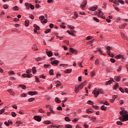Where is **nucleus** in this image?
I'll return each instance as SVG.
<instances>
[{"mask_svg": "<svg viewBox=\"0 0 128 128\" xmlns=\"http://www.w3.org/2000/svg\"><path fill=\"white\" fill-rule=\"evenodd\" d=\"M25 6H26V10H29L30 6V3L28 2H26L25 3Z\"/></svg>", "mask_w": 128, "mask_h": 128, "instance_id": "13", "label": "nucleus"}, {"mask_svg": "<svg viewBox=\"0 0 128 128\" xmlns=\"http://www.w3.org/2000/svg\"><path fill=\"white\" fill-rule=\"evenodd\" d=\"M112 98L115 100L116 98H118V95H113Z\"/></svg>", "mask_w": 128, "mask_h": 128, "instance_id": "60", "label": "nucleus"}, {"mask_svg": "<svg viewBox=\"0 0 128 128\" xmlns=\"http://www.w3.org/2000/svg\"><path fill=\"white\" fill-rule=\"evenodd\" d=\"M28 100L29 102H34V98H30Z\"/></svg>", "mask_w": 128, "mask_h": 128, "instance_id": "43", "label": "nucleus"}, {"mask_svg": "<svg viewBox=\"0 0 128 128\" xmlns=\"http://www.w3.org/2000/svg\"><path fill=\"white\" fill-rule=\"evenodd\" d=\"M75 128H82V126L80 124H76L75 126Z\"/></svg>", "mask_w": 128, "mask_h": 128, "instance_id": "58", "label": "nucleus"}, {"mask_svg": "<svg viewBox=\"0 0 128 128\" xmlns=\"http://www.w3.org/2000/svg\"><path fill=\"white\" fill-rule=\"evenodd\" d=\"M87 104H90L91 106H92V104H94V102H92V100H88L87 102Z\"/></svg>", "mask_w": 128, "mask_h": 128, "instance_id": "42", "label": "nucleus"}, {"mask_svg": "<svg viewBox=\"0 0 128 128\" xmlns=\"http://www.w3.org/2000/svg\"><path fill=\"white\" fill-rule=\"evenodd\" d=\"M121 36L124 39L126 40H128V38L126 36V34H124V33H121Z\"/></svg>", "mask_w": 128, "mask_h": 128, "instance_id": "16", "label": "nucleus"}, {"mask_svg": "<svg viewBox=\"0 0 128 128\" xmlns=\"http://www.w3.org/2000/svg\"><path fill=\"white\" fill-rule=\"evenodd\" d=\"M66 128H72V126L70 124H65Z\"/></svg>", "mask_w": 128, "mask_h": 128, "instance_id": "28", "label": "nucleus"}, {"mask_svg": "<svg viewBox=\"0 0 128 128\" xmlns=\"http://www.w3.org/2000/svg\"><path fill=\"white\" fill-rule=\"evenodd\" d=\"M116 58H124V56L120 54H118L117 56H116Z\"/></svg>", "mask_w": 128, "mask_h": 128, "instance_id": "23", "label": "nucleus"}, {"mask_svg": "<svg viewBox=\"0 0 128 128\" xmlns=\"http://www.w3.org/2000/svg\"><path fill=\"white\" fill-rule=\"evenodd\" d=\"M39 20H40L42 24H46L48 22V20L44 18V16H41L39 17Z\"/></svg>", "mask_w": 128, "mask_h": 128, "instance_id": "3", "label": "nucleus"}, {"mask_svg": "<svg viewBox=\"0 0 128 128\" xmlns=\"http://www.w3.org/2000/svg\"><path fill=\"white\" fill-rule=\"evenodd\" d=\"M117 124H118L119 126H122V122L120 121H118L116 122Z\"/></svg>", "mask_w": 128, "mask_h": 128, "instance_id": "48", "label": "nucleus"}, {"mask_svg": "<svg viewBox=\"0 0 128 128\" xmlns=\"http://www.w3.org/2000/svg\"><path fill=\"white\" fill-rule=\"evenodd\" d=\"M30 8H31V10H34V6L32 4H30Z\"/></svg>", "mask_w": 128, "mask_h": 128, "instance_id": "56", "label": "nucleus"}, {"mask_svg": "<svg viewBox=\"0 0 128 128\" xmlns=\"http://www.w3.org/2000/svg\"><path fill=\"white\" fill-rule=\"evenodd\" d=\"M104 104H106V106H110V104L108 102V101H105L103 102Z\"/></svg>", "mask_w": 128, "mask_h": 128, "instance_id": "55", "label": "nucleus"}, {"mask_svg": "<svg viewBox=\"0 0 128 128\" xmlns=\"http://www.w3.org/2000/svg\"><path fill=\"white\" fill-rule=\"evenodd\" d=\"M86 80H85L84 81V82H82L81 84L78 86L79 87V88L80 90H82V88H84V86H86Z\"/></svg>", "mask_w": 128, "mask_h": 128, "instance_id": "5", "label": "nucleus"}, {"mask_svg": "<svg viewBox=\"0 0 128 128\" xmlns=\"http://www.w3.org/2000/svg\"><path fill=\"white\" fill-rule=\"evenodd\" d=\"M93 94H94V96L95 98H98L100 94H104V91L102 89H96L95 88L92 92Z\"/></svg>", "mask_w": 128, "mask_h": 128, "instance_id": "2", "label": "nucleus"}, {"mask_svg": "<svg viewBox=\"0 0 128 128\" xmlns=\"http://www.w3.org/2000/svg\"><path fill=\"white\" fill-rule=\"evenodd\" d=\"M35 78H36V82H40V80L38 79V76H35Z\"/></svg>", "mask_w": 128, "mask_h": 128, "instance_id": "54", "label": "nucleus"}, {"mask_svg": "<svg viewBox=\"0 0 128 128\" xmlns=\"http://www.w3.org/2000/svg\"><path fill=\"white\" fill-rule=\"evenodd\" d=\"M32 74H36V68L33 67L32 68Z\"/></svg>", "mask_w": 128, "mask_h": 128, "instance_id": "27", "label": "nucleus"}, {"mask_svg": "<svg viewBox=\"0 0 128 128\" xmlns=\"http://www.w3.org/2000/svg\"><path fill=\"white\" fill-rule=\"evenodd\" d=\"M93 108H94L95 110H98V108H100V106H93Z\"/></svg>", "mask_w": 128, "mask_h": 128, "instance_id": "53", "label": "nucleus"}, {"mask_svg": "<svg viewBox=\"0 0 128 128\" xmlns=\"http://www.w3.org/2000/svg\"><path fill=\"white\" fill-rule=\"evenodd\" d=\"M32 74H27V78H32Z\"/></svg>", "mask_w": 128, "mask_h": 128, "instance_id": "62", "label": "nucleus"}, {"mask_svg": "<svg viewBox=\"0 0 128 128\" xmlns=\"http://www.w3.org/2000/svg\"><path fill=\"white\" fill-rule=\"evenodd\" d=\"M112 82H114V78H111L108 81H107L106 82L105 84H106V86H108V84H112Z\"/></svg>", "mask_w": 128, "mask_h": 128, "instance_id": "9", "label": "nucleus"}, {"mask_svg": "<svg viewBox=\"0 0 128 128\" xmlns=\"http://www.w3.org/2000/svg\"><path fill=\"white\" fill-rule=\"evenodd\" d=\"M86 112L87 114H92V111L90 110H86Z\"/></svg>", "mask_w": 128, "mask_h": 128, "instance_id": "63", "label": "nucleus"}, {"mask_svg": "<svg viewBox=\"0 0 128 128\" xmlns=\"http://www.w3.org/2000/svg\"><path fill=\"white\" fill-rule=\"evenodd\" d=\"M60 84H62V82H60V81H57L56 82V88H58L60 86Z\"/></svg>", "mask_w": 128, "mask_h": 128, "instance_id": "26", "label": "nucleus"}, {"mask_svg": "<svg viewBox=\"0 0 128 128\" xmlns=\"http://www.w3.org/2000/svg\"><path fill=\"white\" fill-rule=\"evenodd\" d=\"M12 116H13L14 118H16V112H12Z\"/></svg>", "mask_w": 128, "mask_h": 128, "instance_id": "44", "label": "nucleus"}, {"mask_svg": "<svg viewBox=\"0 0 128 128\" xmlns=\"http://www.w3.org/2000/svg\"><path fill=\"white\" fill-rule=\"evenodd\" d=\"M50 76H54V70L51 69L49 72Z\"/></svg>", "mask_w": 128, "mask_h": 128, "instance_id": "39", "label": "nucleus"}, {"mask_svg": "<svg viewBox=\"0 0 128 128\" xmlns=\"http://www.w3.org/2000/svg\"><path fill=\"white\" fill-rule=\"evenodd\" d=\"M8 74H10V76H12V74H16V73L14 72V70H10L8 72Z\"/></svg>", "mask_w": 128, "mask_h": 128, "instance_id": "30", "label": "nucleus"}, {"mask_svg": "<svg viewBox=\"0 0 128 128\" xmlns=\"http://www.w3.org/2000/svg\"><path fill=\"white\" fill-rule=\"evenodd\" d=\"M108 108L106 106H105L104 105H102L101 106V110H107Z\"/></svg>", "mask_w": 128, "mask_h": 128, "instance_id": "25", "label": "nucleus"}, {"mask_svg": "<svg viewBox=\"0 0 128 128\" xmlns=\"http://www.w3.org/2000/svg\"><path fill=\"white\" fill-rule=\"evenodd\" d=\"M40 114H44L46 112H44V110H42V108H40L38 110Z\"/></svg>", "mask_w": 128, "mask_h": 128, "instance_id": "29", "label": "nucleus"}, {"mask_svg": "<svg viewBox=\"0 0 128 128\" xmlns=\"http://www.w3.org/2000/svg\"><path fill=\"white\" fill-rule=\"evenodd\" d=\"M68 26L70 28V30H74L76 28L72 25H68Z\"/></svg>", "mask_w": 128, "mask_h": 128, "instance_id": "32", "label": "nucleus"}, {"mask_svg": "<svg viewBox=\"0 0 128 128\" xmlns=\"http://www.w3.org/2000/svg\"><path fill=\"white\" fill-rule=\"evenodd\" d=\"M126 24H122L120 26H119L120 28L122 29L124 28H126Z\"/></svg>", "mask_w": 128, "mask_h": 128, "instance_id": "31", "label": "nucleus"}, {"mask_svg": "<svg viewBox=\"0 0 128 128\" xmlns=\"http://www.w3.org/2000/svg\"><path fill=\"white\" fill-rule=\"evenodd\" d=\"M69 52H72V54H78V50L74 49L72 48H70Z\"/></svg>", "mask_w": 128, "mask_h": 128, "instance_id": "6", "label": "nucleus"}, {"mask_svg": "<svg viewBox=\"0 0 128 128\" xmlns=\"http://www.w3.org/2000/svg\"><path fill=\"white\" fill-rule=\"evenodd\" d=\"M58 62H60V61L58 60H54L53 62H51V64H52L54 65H56V66H58Z\"/></svg>", "mask_w": 128, "mask_h": 128, "instance_id": "10", "label": "nucleus"}, {"mask_svg": "<svg viewBox=\"0 0 128 128\" xmlns=\"http://www.w3.org/2000/svg\"><path fill=\"white\" fill-rule=\"evenodd\" d=\"M74 92L76 94H78V92H80V88L78 87V85H76L75 86V90Z\"/></svg>", "mask_w": 128, "mask_h": 128, "instance_id": "11", "label": "nucleus"}, {"mask_svg": "<svg viewBox=\"0 0 128 128\" xmlns=\"http://www.w3.org/2000/svg\"><path fill=\"white\" fill-rule=\"evenodd\" d=\"M20 86L21 88H22V90H26V86L24 84H20Z\"/></svg>", "mask_w": 128, "mask_h": 128, "instance_id": "33", "label": "nucleus"}, {"mask_svg": "<svg viewBox=\"0 0 128 128\" xmlns=\"http://www.w3.org/2000/svg\"><path fill=\"white\" fill-rule=\"evenodd\" d=\"M92 36H88L86 38V40H92Z\"/></svg>", "mask_w": 128, "mask_h": 128, "instance_id": "41", "label": "nucleus"}, {"mask_svg": "<svg viewBox=\"0 0 128 128\" xmlns=\"http://www.w3.org/2000/svg\"><path fill=\"white\" fill-rule=\"evenodd\" d=\"M49 110H50V112H52V114H54V110H52V107H50L49 108Z\"/></svg>", "mask_w": 128, "mask_h": 128, "instance_id": "45", "label": "nucleus"}, {"mask_svg": "<svg viewBox=\"0 0 128 128\" xmlns=\"http://www.w3.org/2000/svg\"><path fill=\"white\" fill-rule=\"evenodd\" d=\"M86 5V1L84 0L81 4V6H82V8H84Z\"/></svg>", "mask_w": 128, "mask_h": 128, "instance_id": "19", "label": "nucleus"}, {"mask_svg": "<svg viewBox=\"0 0 128 128\" xmlns=\"http://www.w3.org/2000/svg\"><path fill=\"white\" fill-rule=\"evenodd\" d=\"M98 64H100V60L98 59H96L95 60V64L96 66H98Z\"/></svg>", "mask_w": 128, "mask_h": 128, "instance_id": "36", "label": "nucleus"}, {"mask_svg": "<svg viewBox=\"0 0 128 128\" xmlns=\"http://www.w3.org/2000/svg\"><path fill=\"white\" fill-rule=\"evenodd\" d=\"M38 30H40V27H37L36 28H34V32H38Z\"/></svg>", "mask_w": 128, "mask_h": 128, "instance_id": "37", "label": "nucleus"}, {"mask_svg": "<svg viewBox=\"0 0 128 128\" xmlns=\"http://www.w3.org/2000/svg\"><path fill=\"white\" fill-rule=\"evenodd\" d=\"M26 74H30V72H32V70H31V69H28V70L26 71Z\"/></svg>", "mask_w": 128, "mask_h": 128, "instance_id": "50", "label": "nucleus"}, {"mask_svg": "<svg viewBox=\"0 0 128 128\" xmlns=\"http://www.w3.org/2000/svg\"><path fill=\"white\" fill-rule=\"evenodd\" d=\"M34 120H36L37 122H40V120H42V116H34Z\"/></svg>", "mask_w": 128, "mask_h": 128, "instance_id": "7", "label": "nucleus"}, {"mask_svg": "<svg viewBox=\"0 0 128 128\" xmlns=\"http://www.w3.org/2000/svg\"><path fill=\"white\" fill-rule=\"evenodd\" d=\"M35 60H36V62H40V60H42V58H40V57H38L37 58H36Z\"/></svg>", "mask_w": 128, "mask_h": 128, "instance_id": "40", "label": "nucleus"}, {"mask_svg": "<svg viewBox=\"0 0 128 128\" xmlns=\"http://www.w3.org/2000/svg\"><path fill=\"white\" fill-rule=\"evenodd\" d=\"M64 120L66 122H70V118L69 117H66Z\"/></svg>", "mask_w": 128, "mask_h": 128, "instance_id": "38", "label": "nucleus"}, {"mask_svg": "<svg viewBox=\"0 0 128 128\" xmlns=\"http://www.w3.org/2000/svg\"><path fill=\"white\" fill-rule=\"evenodd\" d=\"M58 110H62V108L60 106H58L57 108Z\"/></svg>", "mask_w": 128, "mask_h": 128, "instance_id": "59", "label": "nucleus"}, {"mask_svg": "<svg viewBox=\"0 0 128 128\" xmlns=\"http://www.w3.org/2000/svg\"><path fill=\"white\" fill-rule=\"evenodd\" d=\"M52 30L49 29L48 30H46L44 31L45 34H48V32H50V31Z\"/></svg>", "mask_w": 128, "mask_h": 128, "instance_id": "57", "label": "nucleus"}, {"mask_svg": "<svg viewBox=\"0 0 128 128\" xmlns=\"http://www.w3.org/2000/svg\"><path fill=\"white\" fill-rule=\"evenodd\" d=\"M98 16H99V18H103L104 20H106V16H104V13H102V10H98Z\"/></svg>", "mask_w": 128, "mask_h": 128, "instance_id": "4", "label": "nucleus"}, {"mask_svg": "<svg viewBox=\"0 0 128 128\" xmlns=\"http://www.w3.org/2000/svg\"><path fill=\"white\" fill-rule=\"evenodd\" d=\"M107 54H108V56H112V58H114V54H110V50H108Z\"/></svg>", "mask_w": 128, "mask_h": 128, "instance_id": "17", "label": "nucleus"}, {"mask_svg": "<svg viewBox=\"0 0 128 128\" xmlns=\"http://www.w3.org/2000/svg\"><path fill=\"white\" fill-rule=\"evenodd\" d=\"M89 10H92V12H94L95 10H98V6L95 5L94 6L90 7L89 8Z\"/></svg>", "mask_w": 128, "mask_h": 128, "instance_id": "8", "label": "nucleus"}, {"mask_svg": "<svg viewBox=\"0 0 128 128\" xmlns=\"http://www.w3.org/2000/svg\"><path fill=\"white\" fill-rule=\"evenodd\" d=\"M21 96H22V98H26V93L22 94Z\"/></svg>", "mask_w": 128, "mask_h": 128, "instance_id": "52", "label": "nucleus"}, {"mask_svg": "<svg viewBox=\"0 0 128 128\" xmlns=\"http://www.w3.org/2000/svg\"><path fill=\"white\" fill-rule=\"evenodd\" d=\"M78 14L76 12H75L74 14V18L75 20H76V18H78Z\"/></svg>", "mask_w": 128, "mask_h": 128, "instance_id": "51", "label": "nucleus"}, {"mask_svg": "<svg viewBox=\"0 0 128 128\" xmlns=\"http://www.w3.org/2000/svg\"><path fill=\"white\" fill-rule=\"evenodd\" d=\"M29 24H30V20H26L25 21L26 26H28Z\"/></svg>", "mask_w": 128, "mask_h": 128, "instance_id": "24", "label": "nucleus"}, {"mask_svg": "<svg viewBox=\"0 0 128 128\" xmlns=\"http://www.w3.org/2000/svg\"><path fill=\"white\" fill-rule=\"evenodd\" d=\"M4 8L5 10H6V8H8V4H4Z\"/></svg>", "mask_w": 128, "mask_h": 128, "instance_id": "61", "label": "nucleus"}, {"mask_svg": "<svg viewBox=\"0 0 128 128\" xmlns=\"http://www.w3.org/2000/svg\"><path fill=\"white\" fill-rule=\"evenodd\" d=\"M71 32H71V36H74V32H76L75 30H72Z\"/></svg>", "mask_w": 128, "mask_h": 128, "instance_id": "49", "label": "nucleus"}, {"mask_svg": "<svg viewBox=\"0 0 128 128\" xmlns=\"http://www.w3.org/2000/svg\"><path fill=\"white\" fill-rule=\"evenodd\" d=\"M43 122L45 124H50V120H44Z\"/></svg>", "mask_w": 128, "mask_h": 128, "instance_id": "22", "label": "nucleus"}, {"mask_svg": "<svg viewBox=\"0 0 128 128\" xmlns=\"http://www.w3.org/2000/svg\"><path fill=\"white\" fill-rule=\"evenodd\" d=\"M55 100L56 102H58V103H60L61 102L60 100L58 99V98H56L55 99Z\"/></svg>", "mask_w": 128, "mask_h": 128, "instance_id": "47", "label": "nucleus"}, {"mask_svg": "<svg viewBox=\"0 0 128 128\" xmlns=\"http://www.w3.org/2000/svg\"><path fill=\"white\" fill-rule=\"evenodd\" d=\"M8 92L11 96H14V92L12 90H8Z\"/></svg>", "mask_w": 128, "mask_h": 128, "instance_id": "18", "label": "nucleus"}, {"mask_svg": "<svg viewBox=\"0 0 128 128\" xmlns=\"http://www.w3.org/2000/svg\"><path fill=\"white\" fill-rule=\"evenodd\" d=\"M118 83H116L114 86H113V90H118Z\"/></svg>", "mask_w": 128, "mask_h": 128, "instance_id": "15", "label": "nucleus"}, {"mask_svg": "<svg viewBox=\"0 0 128 128\" xmlns=\"http://www.w3.org/2000/svg\"><path fill=\"white\" fill-rule=\"evenodd\" d=\"M19 114H24V110H20L19 112Z\"/></svg>", "mask_w": 128, "mask_h": 128, "instance_id": "64", "label": "nucleus"}, {"mask_svg": "<svg viewBox=\"0 0 128 128\" xmlns=\"http://www.w3.org/2000/svg\"><path fill=\"white\" fill-rule=\"evenodd\" d=\"M28 94L30 96H34V94H38V92H29Z\"/></svg>", "mask_w": 128, "mask_h": 128, "instance_id": "12", "label": "nucleus"}, {"mask_svg": "<svg viewBox=\"0 0 128 128\" xmlns=\"http://www.w3.org/2000/svg\"><path fill=\"white\" fill-rule=\"evenodd\" d=\"M72 68L67 69L66 70L65 72L66 74H70V72H72Z\"/></svg>", "mask_w": 128, "mask_h": 128, "instance_id": "20", "label": "nucleus"}, {"mask_svg": "<svg viewBox=\"0 0 128 128\" xmlns=\"http://www.w3.org/2000/svg\"><path fill=\"white\" fill-rule=\"evenodd\" d=\"M32 48L33 50H38V47L36 45L33 46Z\"/></svg>", "mask_w": 128, "mask_h": 128, "instance_id": "34", "label": "nucleus"}, {"mask_svg": "<svg viewBox=\"0 0 128 128\" xmlns=\"http://www.w3.org/2000/svg\"><path fill=\"white\" fill-rule=\"evenodd\" d=\"M120 114L122 116L119 118V120L122 122H126L128 120V111L123 110L120 112Z\"/></svg>", "mask_w": 128, "mask_h": 128, "instance_id": "1", "label": "nucleus"}, {"mask_svg": "<svg viewBox=\"0 0 128 128\" xmlns=\"http://www.w3.org/2000/svg\"><path fill=\"white\" fill-rule=\"evenodd\" d=\"M114 80L117 82H120V76H115Z\"/></svg>", "mask_w": 128, "mask_h": 128, "instance_id": "21", "label": "nucleus"}, {"mask_svg": "<svg viewBox=\"0 0 128 128\" xmlns=\"http://www.w3.org/2000/svg\"><path fill=\"white\" fill-rule=\"evenodd\" d=\"M13 10H18V7L15 6L13 8Z\"/></svg>", "mask_w": 128, "mask_h": 128, "instance_id": "46", "label": "nucleus"}, {"mask_svg": "<svg viewBox=\"0 0 128 128\" xmlns=\"http://www.w3.org/2000/svg\"><path fill=\"white\" fill-rule=\"evenodd\" d=\"M46 54L49 57L52 56V51H46Z\"/></svg>", "mask_w": 128, "mask_h": 128, "instance_id": "14", "label": "nucleus"}, {"mask_svg": "<svg viewBox=\"0 0 128 128\" xmlns=\"http://www.w3.org/2000/svg\"><path fill=\"white\" fill-rule=\"evenodd\" d=\"M93 20H94V22H100V20H98V18L96 17H94Z\"/></svg>", "mask_w": 128, "mask_h": 128, "instance_id": "35", "label": "nucleus"}]
</instances>
